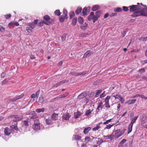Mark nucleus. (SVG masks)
Wrapping results in <instances>:
<instances>
[{
	"instance_id": "obj_55",
	"label": "nucleus",
	"mask_w": 147,
	"mask_h": 147,
	"mask_svg": "<svg viewBox=\"0 0 147 147\" xmlns=\"http://www.w3.org/2000/svg\"><path fill=\"white\" fill-rule=\"evenodd\" d=\"M40 93V90H38L35 93V96L36 98H38V97Z\"/></svg>"
},
{
	"instance_id": "obj_12",
	"label": "nucleus",
	"mask_w": 147,
	"mask_h": 147,
	"mask_svg": "<svg viewBox=\"0 0 147 147\" xmlns=\"http://www.w3.org/2000/svg\"><path fill=\"white\" fill-rule=\"evenodd\" d=\"M81 115V113L79 111H77L74 113V118L76 119L80 117Z\"/></svg>"
},
{
	"instance_id": "obj_18",
	"label": "nucleus",
	"mask_w": 147,
	"mask_h": 147,
	"mask_svg": "<svg viewBox=\"0 0 147 147\" xmlns=\"http://www.w3.org/2000/svg\"><path fill=\"white\" fill-rule=\"evenodd\" d=\"M32 127L36 131L39 130L40 128V125H33Z\"/></svg>"
},
{
	"instance_id": "obj_35",
	"label": "nucleus",
	"mask_w": 147,
	"mask_h": 147,
	"mask_svg": "<svg viewBox=\"0 0 147 147\" xmlns=\"http://www.w3.org/2000/svg\"><path fill=\"white\" fill-rule=\"evenodd\" d=\"M102 11H98L96 12L95 13V16L98 18H99L100 16V14L102 13Z\"/></svg>"
},
{
	"instance_id": "obj_58",
	"label": "nucleus",
	"mask_w": 147,
	"mask_h": 147,
	"mask_svg": "<svg viewBox=\"0 0 147 147\" xmlns=\"http://www.w3.org/2000/svg\"><path fill=\"white\" fill-rule=\"evenodd\" d=\"M123 10L125 11H127L129 10L128 9V7L125 6H123Z\"/></svg>"
},
{
	"instance_id": "obj_50",
	"label": "nucleus",
	"mask_w": 147,
	"mask_h": 147,
	"mask_svg": "<svg viewBox=\"0 0 147 147\" xmlns=\"http://www.w3.org/2000/svg\"><path fill=\"white\" fill-rule=\"evenodd\" d=\"M40 125L39 121L38 120L35 119L34 121V125Z\"/></svg>"
},
{
	"instance_id": "obj_63",
	"label": "nucleus",
	"mask_w": 147,
	"mask_h": 147,
	"mask_svg": "<svg viewBox=\"0 0 147 147\" xmlns=\"http://www.w3.org/2000/svg\"><path fill=\"white\" fill-rule=\"evenodd\" d=\"M24 125L25 126H28V120H24Z\"/></svg>"
},
{
	"instance_id": "obj_28",
	"label": "nucleus",
	"mask_w": 147,
	"mask_h": 147,
	"mask_svg": "<svg viewBox=\"0 0 147 147\" xmlns=\"http://www.w3.org/2000/svg\"><path fill=\"white\" fill-rule=\"evenodd\" d=\"M78 22L80 24H82L84 22L83 18L80 16L78 18Z\"/></svg>"
},
{
	"instance_id": "obj_13",
	"label": "nucleus",
	"mask_w": 147,
	"mask_h": 147,
	"mask_svg": "<svg viewBox=\"0 0 147 147\" xmlns=\"http://www.w3.org/2000/svg\"><path fill=\"white\" fill-rule=\"evenodd\" d=\"M58 114L53 113L51 115V117L53 120H56L58 119Z\"/></svg>"
},
{
	"instance_id": "obj_7",
	"label": "nucleus",
	"mask_w": 147,
	"mask_h": 147,
	"mask_svg": "<svg viewBox=\"0 0 147 147\" xmlns=\"http://www.w3.org/2000/svg\"><path fill=\"white\" fill-rule=\"evenodd\" d=\"M104 99V102H105V107L107 108H110V105H109V100L107 97Z\"/></svg>"
},
{
	"instance_id": "obj_23",
	"label": "nucleus",
	"mask_w": 147,
	"mask_h": 147,
	"mask_svg": "<svg viewBox=\"0 0 147 147\" xmlns=\"http://www.w3.org/2000/svg\"><path fill=\"white\" fill-rule=\"evenodd\" d=\"M82 10V8L81 7H78L77 9L76 10L75 13L76 14L78 15L80 13Z\"/></svg>"
},
{
	"instance_id": "obj_36",
	"label": "nucleus",
	"mask_w": 147,
	"mask_h": 147,
	"mask_svg": "<svg viewBox=\"0 0 147 147\" xmlns=\"http://www.w3.org/2000/svg\"><path fill=\"white\" fill-rule=\"evenodd\" d=\"M45 121L47 124L51 125L52 124V121L50 119H47L45 120Z\"/></svg>"
},
{
	"instance_id": "obj_27",
	"label": "nucleus",
	"mask_w": 147,
	"mask_h": 147,
	"mask_svg": "<svg viewBox=\"0 0 147 147\" xmlns=\"http://www.w3.org/2000/svg\"><path fill=\"white\" fill-rule=\"evenodd\" d=\"M88 24L86 23H85L83 25L81 26L80 28L82 30H86L88 26Z\"/></svg>"
},
{
	"instance_id": "obj_30",
	"label": "nucleus",
	"mask_w": 147,
	"mask_h": 147,
	"mask_svg": "<svg viewBox=\"0 0 147 147\" xmlns=\"http://www.w3.org/2000/svg\"><path fill=\"white\" fill-rule=\"evenodd\" d=\"M100 123H98L96 125L95 127L93 128L92 129V130L93 131H96L97 130H98L99 129L100 127Z\"/></svg>"
},
{
	"instance_id": "obj_24",
	"label": "nucleus",
	"mask_w": 147,
	"mask_h": 147,
	"mask_svg": "<svg viewBox=\"0 0 147 147\" xmlns=\"http://www.w3.org/2000/svg\"><path fill=\"white\" fill-rule=\"evenodd\" d=\"M133 125V124H131V123H130V124H129L128 127V134H129L131 131Z\"/></svg>"
},
{
	"instance_id": "obj_60",
	"label": "nucleus",
	"mask_w": 147,
	"mask_h": 147,
	"mask_svg": "<svg viewBox=\"0 0 147 147\" xmlns=\"http://www.w3.org/2000/svg\"><path fill=\"white\" fill-rule=\"evenodd\" d=\"M89 101V99L86 97L84 99L83 102L84 103H86V104H87V103H88Z\"/></svg>"
},
{
	"instance_id": "obj_2",
	"label": "nucleus",
	"mask_w": 147,
	"mask_h": 147,
	"mask_svg": "<svg viewBox=\"0 0 147 147\" xmlns=\"http://www.w3.org/2000/svg\"><path fill=\"white\" fill-rule=\"evenodd\" d=\"M146 11H147V6L144 7L140 10V11H138L136 13V15H135L136 16H143L147 17V13Z\"/></svg>"
},
{
	"instance_id": "obj_17",
	"label": "nucleus",
	"mask_w": 147,
	"mask_h": 147,
	"mask_svg": "<svg viewBox=\"0 0 147 147\" xmlns=\"http://www.w3.org/2000/svg\"><path fill=\"white\" fill-rule=\"evenodd\" d=\"M92 51L91 50H88L84 55V57H89V55L92 53Z\"/></svg>"
},
{
	"instance_id": "obj_29",
	"label": "nucleus",
	"mask_w": 147,
	"mask_h": 147,
	"mask_svg": "<svg viewBox=\"0 0 147 147\" xmlns=\"http://www.w3.org/2000/svg\"><path fill=\"white\" fill-rule=\"evenodd\" d=\"M88 12L87 11V7H85L83 9L82 12V16H84L87 14V12Z\"/></svg>"
},
{
	"instance_id": "obj_6",
	"label": "nucleus",
	"mask_w": 147,
	"mask_h": 147,
	"mask_svg": "<svg viewBox=\"0 0 147 147\" xmlns=\"http://www.w3.org/2000/svg\"><path fill=\"white\" fill-rule=\"evenodd\" d=\"M119 94H117L116 95H108L107 96V97L108 98L109 100H110L111 102L113 103L114 102L115 100L117 99L118 98V95Z\"/></svg>"
},
{
	"instance_id": "obj_46",
	"label": "nucleus",
	"mask_w": 147,
	"mask_h": 147,
	"mask_svg": "<svg viewBox=\"0 0 147 147\" xmlns=\"http://www.w3.org/2000/svg\"><path fill=\"white\" fill-rule=\"evenodd\" d=\"M34 114L32 115L30 117V118L31 119H35L37 118L38 117L36 115V114L34 112Z\"/></svg>"
},
{
	"instance_id": "obj_47",
	"label": "nucleus",
	"mask_w": 147,
	"mask_h": 147,
	"mask_svg": "<svg viewBox=\"0 0 147 147\" xmlns=\"http://www.w3.org/2000/svg\"><path fill=\"white\" fill-rule=\"evenodd\" d=\"M45 22L44 21H41L38 23V25L40 26H42L44 25V24H45Z\"/></svg>"
},
{
	"instance_id": "obj_22",
	"label": "nucleus",
	"mask_w": 147,
	"mask_h": 147,
	"mask_svg": "<svg viewBox=\"0 0 147 147\" xmlns=\"http://www.w3.org/2000/svg\"><path fill=\"white\" fill-rule=\"evenodd\" d=\"M91 129V128L90 127H86L84 128V133L85 134H87Z\"/></svg>"
},
{
	"instance_id": "obj_59",
	"label": "nucleus",
	"mask_w": 147,
	"mask_h": 147,
	"mask_svg": "<svg viewBox=\"0 0 147 147\" xmlns=\"http://www.w3.org/2000/svg\"><path fill=\"white\" fill-rule=\"evenodd\" d=\"M105 91H104L100 95V98H102L106 96V94H105Z\"/></svg>"
},
{
	"instance_id": "obj_26",
	"label": "nucleus",
	"mask_w": 147,
	"mask_h": 147,
	"mask_svg": "<svg viewBox=\"0 0 147 147\" xmlns=\"http://www.w3.org/2000/svg\"><path fill=\"white\" fill-rule=\"evenodd\" d=\"M94 16V12H91L90 14L89 15L88 17V20L89 21L91 20L93 18V16Z\"/></svg>"
},
{
	"instance_id": "obj_25",
	"label": "nucleus",
	"mask_w": 147,
	"mask_h": 147,
	"mask_svg": "<svg viewBox=\"0 0 147 147\" xmlns=\"http://www.w3.org/2000/svg\"><path fill=\"white\" fill-rule=\"evenodd\" d=\"M63 14L64 15V16L65 19H67L68 18L67 11L66 9H64L63 11Z\"/></svg>"
},
{
	"instance_id": "obj_40",
	"label": "nucleus",
	"mask_w": 147,
	"mask_h": 147,
	"mask_svg": "<svg viewBox=\"0 0 147 147\" xmlns=\"http://www.w3.org/2000/svg\"><path fill=\"white\" fill-rule=\"evenodd\" d=\"M54 13L55 15L57 16H59L61 14L60 10L59 9L56 10L54 12Z\"/></svg>"
},
{
	"instance_id": "obj_44",
	"label": "nucleus",
	"mask_w": 147,
	"mask_h": 147,
	"mask_svg": "<svg viewBox=\"0 0 147 147\" xmlns=\"http://www.w3.org/2000/svg\"><path fill=\"white\" fill-rule=\"evenodd\" d=\"M92 111L90 109L87 111L85 113V115L86 116H88L91 113Z\"/></svg>"
},
{
	"instance_id": "obj_4",
	"label": "nucleus",
	"mask_w": 147,
	"mask_h": 147,
	"mask_svg": "<svg viewBox=\"0 0 147 147\" xmlns=\"http://www.w3.org/2000/svg\"><path fill=\"white\" fill-rule=\"evenodd\" d=\"M9 118L11 119V120L14 122L19 121L22 119V116H18L17 115H13L10 116L9 117Z\"/></svg>"
},
{
	"instance_id": "obj_53",
	"label": "nucleus",
	"mask_w": 147,
	"mask_h": 147,
	"mask_svg": "<svg viewBox=\"0 0 147 147\" xmlns=\"http://www.w3.org/2000/svg\"><path fill=\"white\" fill-rule=\"evenodd\" d=\"M98 18L97 17H96L95 15V16L94 15L93 16V17L92 19H93V22L94 23L96 21V20H98Z\"/></svg>"
},
{
	"instance_id": "obj_31",
	"label": "nucleus",
	"mask_w": 147,
	"mask_h": 147,
	"mask_svg": "<svg viewBox=\"0 0 147 147\" xmlns=\"http://www.w3.org/2000/svg\"><path fill=\"white\" fill-rule=\"evenodd\" d=\"M77 22V18H74L72 20L71 22V24L73 26H75Z\"/></svg>"
},
{
	"instance_id": "obj_11",
	"label": "nucleus",
	"mask_w": 147,
	"mask_h": 147,
	"mask_svg": "<svg viewBox=\"0 0 147 147\" xmlns=\"http://www.w3.org/2000/svg\"><path fill=\"white\" fill-rule=\"evenodd\" d=\"M87 95V94L85 92H83L80 94L78 96V99H81L85 97Z\"/></svg>"
},
{
	"instance_id": "obj_52",
	"label": "nucleus",
	"mask_w": 147,
	"mask_h": 147,
	"mask_svg": "<svg viewBox=\"0 0 147 147\" xmlns=\"http://www.w3.org/2000/svg\"><path fill=\"white\" fill-rule=\"evenodd\" d=\"M61 85V84L60 82L54 84L53 85V87H57L58 86H60Z\"/></svg>"
},
{
	"instance_id": "obj_61",
	"label": "nucleus",
	"mask_w": 147,
	"mask_h": 147,
	"mask_svg": "<svg viewBox=\"0 0 147 147\" xmlns=\"http://www.w3.org/2000/svg\"><path fill=\"white\" fill-rule=\"evenodd\" d=\"M5 76L6 73L5 72H3L1 75V78H4Z\"/></svg>"
},
{
	"instance_id": "obj_33",
	"label": "nucleus",
	"mask_w": 147,
	"mask_h": 147,
	"mask_svg": "<svg viewBox=\"0 0 147 147\" xmlns=\"http://www.w3.org/2000/svg\"><path fill=\"white\" fill-rule=\"evenodd\" d=\"M27 25L28 26L30 27L31 28H32V29H34L36 26L32 22L29 23L27 24Z\"/></svg>"
},
{
	"instance_id": "obj_34",
	"label": "nucleus",
	"mask_w": 147,
	"mask_h": 147,
	"mask_svg": "<svg viewBox=\"0 0 147 147\" xmlns=\"http://www.w3.org/2000/svg\"><path fill=\"white\" fill-rule=\"evenodd\" d=\"M45 108L37 109L36 110V112L37 113H40L41 112H44L45 111Z\"/></svg>"
},
{
	"instance_id": "obj_56",
	"label": "nucleus",
	"mask_w": 147,
	"mask_h": 147,
	"mask_svg": "<svg viewBox=\"0 0 147 147\" xmlns=\"http://www.w3.org/2000/svg\"><path fill=\"white\" fill-rule=\"evenodd\" d=\"M145 70L144 68H141L138 70V72L142 74L145 72Z\"/></svg>"
},
{
	"instance_id": "obj_37",
	"label": "nucleus",
	"mask_w": 147,
	"mask_h": 147,
	"mask_svg": "<svg viewBox=\"0 0 147 147\" xmlns=\"http://www.w3.org/2000/svg\"><path fill=\"white\" fill-rule=\"evenodd\" d=\"M26 29L27 32L28 33H31L32 31V29L30 27H26Z\"/></svg>"
},
{
	"instance_id": "obj_38",
	"label": "nucleus",
	"mask_w": 147,
	"mask_h": 147,
	"mask_svg": "<svg viewBox=\"0 0 147 147\" xmlns=\"http://www.w3.org/2000/svg\"><path fill=\"white\" fill-rule=\"evenodd\" d=\"M65 18L63 16H61L59 18V21L61 22H63L64 21Z\"/></svg>"
},
{
	"instance_id": "obj_62",
	"label": "nucleus",
	"mask_w": 147,
	"mask_h": 147,
	"mask_svg": "<svg viewBox=\"0 0 147 147\" xmlns=\"http://www.w3.org/2000/svg\"><path fill=\"white\" fill-rule=\"evenodd\" d=\"M103 142V140L100 139L99 140L97 141L96 144H97L100 145Z\"/></svg>"
},
{
	"instance_id": "obj_5",
	"label": "nucleus",
	"mask_w": 147,
	"mask_h": 147,
	"mask_svg": "<svg viewBox=\"0 0 147 147\" xmlns=\"http://www.w3.org/2000/svg\"><path fill=\"white\" fill-rule=\"evenodd\" d=\"M115 138L116 139L122 136L124 134V132L121 130L120 129L115 131L113 132Z\"/></svg>"
},
{
	"instance_id": "obj_32",
	"label": "nucleus",
	"mask_w": 147,
	"mask_h": 147,
	"mask_svg": "<svg viewBox=\"0 0 147 147\" xmlns=\"http://www.w3.org/2000/svg\"><path fill=\"white\" fill-rule=\"evenodd\" d=\"M118 98L122 104H123L124 102V99L120 95H118Z\"/></svg>"
},
{
	"instance_id": "obj_10",
	"label": "nucleus",
	"mask_w": 147,
	"mask_h": 147,
	"mask_svg": "<svg viewBox=\"0 0 147 147\" xmlns=\"http://www.w3.org/2000/svg\"><path fill=\"white\" fill-rule=\"evenodd\" d=\"M103 106V102H99L96 109V111L98 112L100 110H102Z\"/></svg>"
},
{
	"instance_id": "obj_48",
	"label": "nucleus",
	"mask_w": 147,
	"mask_h": 147,
	"mask_svg": "<svg viewBox=\"0 0 147 147\" xmlns=\"http://www.w3.org/2000/svg\"><path fill=\"white\" fill-rule=\"evenodd\" d=\"M126 141V140L125 139H123L120 142L119 145H120L121 146H122L123 144Z\"/></svg>"
},
{
	"instance_id": "obj_41",
	"label": "nucleus",
	"mask_w": 147,
	"mask_h": 147,
	"mask_svg": "<svg viewBox=\"0 0 147 147\" xmlns=\"http://www.w3.org/2000/svg\"><path fill=\"white\" fill-rule=\"evenodd\" d=\"M102 90H97L96 94L95 95L96 97H97L98 96V95L100 94L102 92Z\"/></svg>"
},
{
	"instance_id": "obj_45",
	"label": "nucleus",
	"mask_w": 147,
	"mask_h": 147,
	"mask_svg": "<svg viewBox=\"0 0 147 147\" xmlns=\"http://www.w3.org/2000/svg\"><path fill=\"white\" fill-rule=\"evenodd\" d=\"M114 125L113 124H109L107 125L106 127L105 128V129H109L111 127H112Z\"/></svg>"
},
{
	"instance_id": "obj_21",
	"label": "nucleus",
	"mask_w": 147,
	"mask_h": 147,
	"mask_svg": "<svg viewBox=\"0 0 147 147\" xmlns=\"http://www.w3.org/2000/svg\"><path fill=\"white\" fill-rule=\"evenodd\" d=\"M92 139H91L90 137L88 136L84 138L85 142L86 143H87L89 142H92Z\"/></svg>"
},
{
	"instance_id": "obj_14",
	"label": "nucleus",
	"mask_w": 147,
	"mask_h": 147,
	"mask_svg": "<svg viewBox=\"0 0 147 147\" xmlns=\"http://www.w3.org/2000/svg\"><path fill=\"white\" fill-rule=\"evenodd\" d=\"M23 96L20 95V96H17L15 97L14 98L10 100V101L11 102H15L18 100L22 98Z\"/></svg>"
},
{
	"instance_id": "obj_19",
	"label": "nucleus",
	"mask_w": 147,
	"mask_h": 147,
	"mask_svg": "<svg viewBox=\"0 0 147 147\" xmlns=\"http://www.w3.org/2000/svg\"><path fill=\"white\" fill-rule=\"evenodd\" d=\"M136 100V99L131 100L127 101L126 102V103H127L129 105H130L134 103L135 102Z\"/></svg>"
},
{
	"instance_id": "obj_57",
	"label": "nucleus",
	"mask_w": 147,
	"mask_h": 147,
	"mask_svg": "<svg viewBox=\"0 0 147 147\" xmlns=\"http://www.w3.org/2000/svg\"><path fill=\"white\" fill-rule=\"evenodd\" d=\"M111 119H110L107 120L106 121H105L103 123V124L105 125L109 123V122H111Z\"/></svg>"
},
{
	"instance_id": "obj_3",
	"label": "nucleus",
	"mask_w": 147,
	"mask_h": 147,
	"mask_svg": "<svg viewBox=\"0 0 147 147\" xmlns=\"http://www.w3.org/2000/svg\"><path fill=\"white\" fill-rule=\"evenodd\" d=\"M45 24L47 25H50L53 23L54 20L51 19V17L48 15H45L43 17Z\"/></svg>"
},
{
	"instance_id": "obj_49",
	"label": "nucleus",
	"mask_w": 147,
	"mask_h": 147,
	"mask_svg": "<svg viewBox=\"0 0 147 147\" xmlns=\"http://www.w3.org/2000/svg\"><path fill=\"white\" fill-rule=\"evenodd\" d=\"M44 101V98L42 96H41L39 98L38 101L42 103Z\"/></svg>"
},
{
	"instance_id": "obj_15",
	"label": "nucleus",
	"mask_w": 147,
	"mask_h": 147,
	"mask_svg": "<svg viewBox=\"0 0 147 147\" xmlns=\"http://www.w3.org/2000/svg\"><path fill=\"white\" fill-rule=\"evenodd\" d=\"M100 9V6L98 5H94L92 8V10L95 11L99 10Z\"/></svg>"
},
{
	"instance_id": "obj_20",
	"label": "nucleus",
	"mask_w": 147,
	"mask_h": 147,
	"mask_svg": "<svg viewBox=\"0 0 147 147\" xmlns=\"http://www.w3.org/2000/svg\"><path fill=\"white\" fill-rule=\"evenodd\" d=\"M82 137L79 135H76L74 136V140H75L78 141L81 140Z\"/></svg>"
},
{
	"instance_id": "obj_16",
	"label": "nucleus",
	"mask_w": 147,
	"mask_h": 147,
	"mask_svg": "<svg viewBox=\"0 0 147 147\" xmlns=\"http://www.w3.org/2000/svg\"><path fill=\"white\" fill-rule=\"evenodd\" d=\"M105 137L107 138V139L110 140H112L114 138H115V137L114 135L111 134L109 136H105Z\"/></svg>"
},
{
	"instance_id": "obj_39",
	"label": "nucleus",
	"mask_w": 147,
	"mask_h": 147,
	"mask_svg": "<svg viewBox=\"0 0 147 147\" xmlns=\"http://www.w3.org/2000/svg\"><path fill=\"white\" fill-rule=\"evenodd\" d=\"M138 116H136L134 117L133 119L131 120V122L130 123H131V124H133L134 123L136 122V120L138 118Z\"/></svg>"
},
{
	"instance_id": "obj_51",
	"label": "nucleus",
	"mask_w": 147,
	"mask_h": 147,
	"mask_svg": "<svg viewBox=\"0 0 147 147\" xmlns=\"http://www.w3.org/2000/svg\"><path fill=\"white\" fill-rule=\"evenodd\" d=\"M11 14L9 13L8 14H6L4 15V16L6 19H9L11 17Z\"/></svg>"
},
{
	"instance_id": "obj_1",
	"label": "nucleus",
	"mask_w": 147,
	"mask_h": 147,
	"mask_svg": "<svg viewBox=\"0 0 147 147\" xmlns=\"http://www.w3.org/2000/svg\"><path fill=\"white\" fill-rule=\"evenodd\" d=\"M129 11L130 12H134L131 15V16L133 17H138V16H136L135 15H136V13L138 11H140L141 7L140 5H132L129 6Z\"/></svg>"
},
{
	"instance_id": "obj_42",
	"label": "nucleus",
	"mask_w": 147,
	"mask_h": 147,
	"mask_svg": "<svg viewBox=\"0 0 147 147\" xmlns=\"http://www.w3.org/2000/svg\"><path fill=\"white\" fill-rule=\"evenodd\" d=\"M70 17L71 19L72 18L75 16V13L74 11H71L69 13Z\"/></svg>"
},
{
	"instance_id": "obj_43",
	"label": "nucleus",
	"mask_w": 147,
	"mask_h": 147,
	"mask_svg": "<svg viewBox=\"0 0 147 147\" xmlns=\"http://www.w3.org/2000/svg\"><path fill=\"white\" fill-rule=\"evenodd\" d=\"M122 9L120 7H117L114 9V11L115 12H121L122 11Z\"/></svg>"
},
{
	"instance_id": "obj_64",
	"label": "nucleus",
	"mask_w": 147,
	"mask_h": 147,
	"mask_svg": "<svg viewBox=\"0 0 147 147\" xmlns=\"http://www.w3.org/2000/svg\"><path fill=\"white\" fill-rule=\"evenodd\" d=\"M7 82L8 81L6 79L4 80L2 82V84L3 85L7 83Z\"/></svg>"
},
{
	"instance_id": "obj_9",
	"label": "nucleus",
	"mask_w": 147,
	"mask_h": 147,
	"mask_svg": "<svg viewBox=\"0 0 147 147\" xmlns=\"http://www.w3.org/2000/svg\"><path fill=\"white\" fill-rule=\"evenodd\" d=\"M71 117L70 114L69 113H66L63 114V118L64 120H67L69 119Z\"/></svg>"
},
{
	"instance_id": "obj_54",
	"label": "nucleus",
	"mask_w": 147,
	"mask_h": 147,
	"mask_svg": "<svg viewBox=\"0 0 147 147\" xmlns=\"http://www.w3.org/2000/svg\"><path fill=\"white\" fill-rule=\"evenodd\" d=\"M69 81V80H63L62 81H60V82L61 84L63 83H65L67 82H68Z\"/></svg>"
},
{
	"instance_id": "obj_8",
	"label": "nucleus",
	"mask_w": 147,
	"mask_h": 147,
	"mask_svg": "<svg viewBox=\"0 0 147 147\" xmlns=\"http://www.w3.org/2000/svg\"><path fill=\"white\" fill-rule=\"evenodd\" d=\"M4 132L5 135H9L11 133V130L8 127H6L4 129Z\"/></svg>"
}]
</instances>
